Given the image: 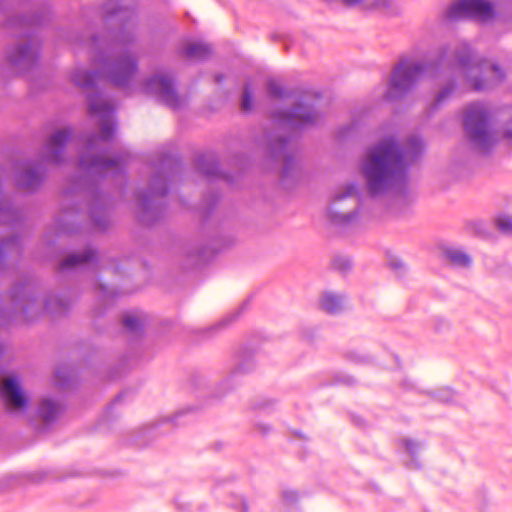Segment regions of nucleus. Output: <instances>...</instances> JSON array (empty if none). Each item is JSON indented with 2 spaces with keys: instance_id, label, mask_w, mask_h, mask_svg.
Segmentation results:
<instances>
[{
  "instance_id": "f257e3e1",
  "label": "nucleus",
  "mask_w": 512,
  "mask_h": 512,
  "mask_svg": "<svg viewBox=\"0 0 512 512\" xmlns=\"http://www.w3.org/2000/svg\"><path fill=\"white\" fill-rule=\"evenodd\" d=\"M422 148L416 136L400 144L394 135H388L369 146L361 158L359 170L367 193L372 197L388 195L392 213L403 212L415 200L407 172Z\"/></svg>"
},
{
  "instance_id": "f03ea898",
  "label": "nucleus",
  "mask_w": 512,
  "mask_h": 512,
  "mask_svg": "<svg viewBox=\"0 0 512 512\" xmlns=\"http://www.w3.org/2000/svg\"><path fill=\"white\" fill-rule=\"evenodd\" d=\"M452 65L474 90L490 89L504 78L500 67L490 61L476 58L466 43L455 49Z\"/></svg>"
},
{
  "instance_id": "7ed1b4c3",
  "label": "nucleus",
  "mask_w": 512,
  "mask_h": 512,
  "mask_svg": "<svg viewBox=\"0 0 512 512\" xmlns=\"http://www.w3.org/2000/svg\"><path fill=\"white\" fill-rule=\"evenodd\" d=\"M436 65L423 60L402 59L394 67L385 92L384 99L394 101L407 94L422 78L433 75Z\"/></svg>"
},
{
  "instance_id": "20e7f679",
  "label": "nucleus",
  "mask_w": 512,
  "mask_h": 512,
  "mask_svg": "<svg viewBox=\"0 0 512 512\" xmlns=\"http://www.w3.org/2000/svg\"><path fill=\"white\" fill-rule=\"evenodd\" d=\"M360 188L355 182L339 185L330 202L328 213L331 221L337 225H353L359 222Z\"/></svg>"
},
{
  "instance_id": "39448f33",
  "label": "nucleus",
  "mask_w": 512,
  "mask_h": 512,
  "mask_svg": "<svg viewBox=\"0 0 512 512\" xmlns=\"http://www.w3.org/2000/svg\"><path fill=\"white\" fill-rule=\"evenodd\" d=\"M464 127L475 147L481 151L487 150L495 141V134L488 126V113L483 104L474 103L464 111Z\"/></svg>"
},
{
  "instance_id": "423d86ee",
  "label": "nucleus",
  "mask_w": 512,
  "mask_h": 512,
  "mask_svg": "<svg viewBox=\"0 0 512 512\" xmlns=\"http://www.w3.org/2000/svg\"><path fill=\"white\" fill-rule=\"evenodd\" d=\"M137 73V63L130 51H123L102 64V75L113 85L129 88Z\"/></svg>"
},
{
  "instance_id": "0eeeda50",
  "label": "nucleus",
  "mask_w": 512,
  "mask_h": 512,
  "mask_svg": "<svg viewBox=\"0 0 512 512\" xmlns=\"http://www.w3.org/2000/svg\"><path fill=\"white\" fill-rule=\"evenodd\" d=\"M444 17L450 21L473 18L487 22L494 17V7L487 0H454L444 10Z\"/></svg>"
},
{
  "instance_id": "6e6552de",
  "label": "nucleus",
  "mask_w": 512,
  "mask_h": 512,
  "mask_svg": "<svg viewBox=\"0 0 512 512\" xmlns=\"http://www.w3.org/2000/svg\"><path fill=\"white\" fill-rule=\"evenodd\" d=\"M88 109L91 117L96 118L101 126L98 136H93L88 142V149L92 151L97 142L109 141L114 135L113 106L100 95H92L88 98Z\"/></svg>"
},
{
  "instance_id": "1a4fd4ad",
  "label": "nucleus",
  "mask_w": 512,
  "mask_h": 512,
  "mask_svg": "<svg viewBox=\"0 0 512 512\" xmlns=\"http://www.w3.org/2000/svg\"><path fill=\"white\" fill-rule=\"evenodd\" d=\"M0 397L7 409L13 412L25 411L29 406V396L22 388L20 379L15 375H8L2 379Z\"/></svg>"
},
{
  "instance_id": "9d476101",
  "label": "nucleus",
  "mask_w": 512,
  "mask_h": 512,
  "mask_svg": "<svg viewBox=\"0 0 512 512\" xmlns=\"http://www.w3.org/2000/svg\"><path fill=\"white\" fill-rule=\"evenodd\" d=\"M141 90L147 94L157 97L172 108L180 105L171 79L162 73H157L153 77L147 79L141 86Z\"/></svg>"
},
{
  "instance_id": "9b49d317",
  "label": "nucleus",
  "mask_w": 512,
  "mask_h": 512,
  "mask_svg": "<svg viewBox=\"0 0 512 512\" xmlns=\"http://www.w3.org/2000/svg\"><path fill=\"white\" fill-rule=\"evenodd\" d=\"M318 113L310 106L299 104L291 111L274 113L273 119L280 126L302 128L313 125L318 120Z\"/></svg>"
},
{
  "instance_id": "f8f14e48",
  "label": "nucleus",
  "mask_w": 512,
  "mask_h": 512,
  "mask_svg": "<svg viewBox=\"0 0 512 512\" xmlns=\"http://www.w3.org/2000/svg\"><path fill=\"white\" fill-rule=\"evenodd\" d=\"M72 136L70 128H63L53 133L45 143L41 157L48 163H60L63 159L65 146Z\"/></svg>"
},
{
  "instance_id": "ddd939ff",
  "label": "nucleus",
  "mask_w": 512,
  "mask_h": 512,
  "mask_svg": "<svg viewBox=\"0 0 512 512\" xmlns=\"http://www.w3.org/2000/svg\"><path fill=\"white\" fill-rule=\"evenodd\" d=\"M38 56V46L29 41L28 43L18 44L7 52V62L18 72H22L31 67Z\"/></svg>"
},
{
  "instance_id": "4468645a",
  "label": "nucleus",
  "mask_w": 512,
  "mask_h": 512,
  "mask_svg": "<svg viewBox=\"0 0 512 512\" xmlns=\"http://www.w3.org/2000/svg\"><path fill=\"white\" fill-rule=\"evenodd\" d=\"M43 177V169L40 165L23 162L16 166V184L25 190H34L37 188Z\"/></svg>"
},
{
  "instance_id": "2eb2a0df",
  "label": "nucleus",
  "mask_w": 512,
  "mask_h": 512,
  "mask_svg": "<svg viewBox=\"0 0 512 512\" xmlns=\"http://www.w3.org/2000/svg\"><path fill=\"white\" fill-rule=\"evenodd\" d=\"M400 444L403 447V450L407 456L405 460V465L409 469H419L422 467L420 460L417 455L421 449V444L410 438H403L400 440Z\"/></svg>"
},
{
  "instance_id": "dca6fc26",
  "label": "nucleus",
  "mask_w": 512,
  "mask_h": 512,
  "mask_svg": "<svg viewBox=\"0 0 512 512\" xmlns=\"http://www.w3.org/2000/svg\"><path fill=\"white\" fill-rule=\"evenodd\" d=\"M345 299L334 292H324L319 298V307L327 313H337L344 308Z\"/></svg>"
},
{
  "instance_id": "f3484780",
  "label": "nucleus",
  "mask_w": 512,
  "mask_h": 512,
  "mask_svg": "<svg viewBox=\"0 0 512 512\" xmlns=\"http://www.w3.org/2000/svg\"><path fill=\"white\" fill-rule=\"evenodd\" d=\"M119 159H105L102 156L93 157L88 160L86 157L81 158L80 165L84 169L93 171H108L112 168H118Z\"/></svg>"
},
{
  "instance_id": "a211bd4d",
  "label": "nucleus",
  "mask_w": 512,
  "mask_h": 512,
  "mask_svg": "<svg viewBox=\"0 0 512 512\" xmlns=\"http://www.w3.org/2000/svg\"><path fill=\"white\" fill-rule=\"evenodd\" d=\"M348 6L360 7L368 11H388L394 4V0H343Z\"/></svg>"
},
{
  "instance_id": "6ab92c4d",
  "label": "nucleus",
  "mask_w": 512,
  "mask_h": 512,
  "mask_svg": "<svg viewBox=\"0 0 512 512\" xmlns=\"http://www.w3.org/2000/svg\"><path fill=\"white\" fill-rule=\"evenodd\" d=\"M96 259V252L87 249L83 253H74L68 256L62 263V269L84 266L92 263Z\"/></svg>"
},
{
  "instance_id": "aec40b11",
  "label": "nucleus",
  "mask_w": 512,
  "mask_h": 512,
  "mask_svg": "<svg viewBox=\"0 0 512 512\" xmlns=\"http://www.w3.org/2000/svg\"><path fill=\"white\" fill-rule=\"evenodd\" d=\"M211 52L210 46L203 42L189 41L185 43L181 53L189 59H202Z\"/></svg>"
},
{
  "instance_id": "412c9836",
  "label": "nucleus",
  "mask_w": 512,
  "mask_h": 512,
  "mask_svg": "<svg viewBox=\"0 0 512 512\" xmlns=\"http://www.w3.org/2000/svg\"><path fill=\"white\" fill-rule=\"evenodd\" d=\"M61 411L60 405L51 398H42L39 403L38 413L45 422H51L57 418Z\"/></svg>"
},
{
  "instance_id": "4be33fe9",
  "label": "nucleus",
  "mask_w": 512,
  "mask_h": 512,
  "mask_svg": "<svg viewBox=\"0 0 512 512\" xmlns=\"http://www.w3.org/2000/svg\"><path fill=\"white\" fill-rule=\"evenodd\" d=\"M445 255L449 262L457 267L466 268L472 263L471 256L460 248H448Z\"/></svg>"
},
{
  "instance_id": "5701e85b",
  "label": "nucleus",
  "mask_w": 512,
  "mask_h": 512,
  "mask_svg": "<svg viewBox=\"0 0 512 512\" xmlns=\"http://www.w3.org/2000/svg\"><path fill=\"white\" fill-rule=\"evenodd\" d=\"M71 80L78 87L88 90L93 87L95 75L90 73L87 69L77 68L71 74Z\"/></svg>"
},
{
  "instance_id": "b1692460",
  "label": "nucleus",
  "mask_w": 512,
  "mask_h": 512,
  "mask_svg": "<svg viewBox=\"0 0 512 512\" xmlns=\"http://www.w3.org/2000/svg\"><path fill=\"white\" fill-rule=\"evenodd\" d=\"M18 217V212L10 202L0 197V222L9 223Z\"/></svg>"
},
{
  "instance_id": "393cba45",
  "label": "nucleus",
  "mask_w": 512,
  "mask_h": 512,
  "mask_svg": "<svg viewBox=\"0 0 512 512\" xmlns=\"http://www.w3.org/2000/svg\"><path fill=\"white\" fill-rule=\"evenodd\" d=\"M496 227L504 234L512 235V216L508 214H499L495 220Z\"/></svg>"
},
{
  "instance_id": "a878e982",
  "label": "nucleus",
  "mask_w": 512,
  "mask_h": 512,
  "mask_svg": "<svg viewBox=\"0 0 512 512\" xmlns=\"http://www.w3.org/2000/svg\"><path fill=\"white\" fill-rule=\"evenodd\" d=\"M124 326L131 332H137L143 325L140 316L136 314H126L123 318Z\"/></svg>"
},
{
  "instance_id": "bb28decb",
  "label": "nucleus",
  "mask_w": 512,
  "mask_h": 512,
  "mask_svg": "<svg viewBox=\"0 0 512 512\" xmlns=\"http://www.w3.org/2000/svg\"><path fill=\"white\" fill-rule=\"evenodd\" d=\"M254 367V359L249 357L241 358L237 361L236 366L233 370L234 374L247 373Z\"/></svg>"
},
{
  "instance_id": "cd10ccee",
  "label": "nucleus",
  "mask_w": 512,
  "mask_h": 512,
  "mask_svg": "<svg viewBox=\"0 0 512 512\" xmlns=\"http://www.w3.org/2000/svg\"><path fill=\"white\" fill-rule=\"evenodd\" d=\"M252 106H253L252 91H251L249 85H246L244 87V91H243V95H242L241 107L243 110L249 111V110H251Z\"/></svg>"
},
{
  "instance_id": "c85d7f7f",
  "label": "nucleus",
  "mask_w": 512,
  "mask_h": 512,
  "mask_svg": "<svg viewBox=\"0 0 512 512\" xmlns=\"http://www.w3.org/2000/svg\"><path fill=\"white\" fill-rule=\"evenodd\" d=\"M166 184L161 177H156L151 182V193L153 195H164L166 193Z\"/></svg>"
},
{
  "instance_id": "c756f323",
  "label": "nucleus",
  "mask_w": 512,
  "mask_h": 512,
  "mask_svg": "<svg viewBox=\"0 0 512 512\" xmlns=\"http://www.w3.org/2000/svg\"><path fill=\"white\" fill-rule=\"evenodd\" d=\"M17 249L18 248V240L16 238H11L7 240H3L0 244V255L4 256L8 253L9 249Z\"/></svg>"
},
{
  "instance_id": "7c9ffc66",
  "label": "nucleus",
  "mask_w": 512,
  "mask_h": 512,
  "mask_svg": "<svg viewBox=\"0 0 512 512\" xmlns=\"http://www.w3.org/2000/svg\"><path fill=\"white\" fill-rule=\"evenodd\" d=\"M268 91L275 97H281L283 95V89L281 85L275 80H269L267 83Z\"/></svg>"
},
{
  "instance_id": "2f4dec72",
  "label": "nucleus",
  "mask_w": 512,
  "mask_h": 512,
  "mask_svg": "<svg viewBox=\"0 0 512 512\" xmlns=\"http://www.w3.org/2000/svg\"><path fill=\"white\" fill-rule=\"evenodd\" d=\"M453 392L450 389H442L438 392L437 398L443 402H450L453 400Z\"/></svg>"
},
{
  "instance_id": "473e14b6",
  "label": "nucleus",
  "mask_w": 512,
  "mask_h": 512,
  "mask_svg": "<svg viewBox=\"0 0 512 512\" xmlns=\"http://www.w3.org/2000/svg\"><path fill=\"white\" fill-rule=\"evenodd\" d=\"M453 90V87L452 86H447L445 88H443L437 95L436 97V103L437 104H440L442 101H444L449 95L450 93L452 92Z\"/></svg>"
},
{
  "instance_id": "72a5a7b5",
  "label": "nucleus",
  "mask_w": 512,
  "mask_h": 512,
  "mask_svg": "<svg viewBox=\"0 0 512 512\" xmlns=\"http://www.w3.org/2000/svg\"><path fill=\"white\" fill-rule=\"evenodd\" d=\"M283 498L287 503H291L297 499V494L294 491H284Z\"/></svg>"
},
{
  "instance_id": "f704fd0d",
  "label": "nucleus",
  "mask_w": 512,
  "mask_h": 512,
  "mask_svg": "<svg viewBox=\"0 0 512 512\" xmlns=\"http://www.w3.org/2000/svg\"><path fill=\"white\" fill-rule=\"evenodd\" d=\"M290 165H291V159H287L285 166H284V174L285 175L289 174Z\"/></svg>"
},
{
  "instance_id": "c9c22d12",
  "label": "nucleus",
  "mask_w": 512,
  "mask_h": 512,
  "mask_svg": "<svg viewBox=\"0 0 512 512\" xmlns=\"http://www.w3.org/2000/svg\"><path fill=\"white\" fill-rule=\"evenodd\" d=\"M141 206L145 209L148 206V200L141 199Z\"/></svg>"
},
{
  "instance_id": "e433bc0d",
  "label": "nucleus",
  "mask_w": 512,
  "mask_h": 512,
  "mask_svg": "<svg viewBox=\"0 0 512 512\" xmlns=\"http://www.w3.org/2000/svg\"><path fill=\"white\" fill-rule=\"evenodd\" d=\"M506 138H508V139H511V140H512V133L507 132V133H506Z\"/></svg>"
},
{
  "instance_id": "4c0bfd02",
  "label": "nucleus",
  "mask_w": 512,
  "mask_h": 512,
  "mask_svg": "<svg viewBox=\"0 0 512 512\" xmlns=\"http://www.w3.org/2000/svg\"><path fill=\"white\" fill-rule=\"evenodd\" d=\"M107 12H108L109 14H111V15L116 13V11H114V10H110V9H108V8H107Z\"/></svg>"
},
{
  "instance_id": "58836bf2",
  "label": "nucleus",
  "mask_w": 512,
  "mask_h": 512,
  "mask_svg": "<svg viewBox=\"0 0 512 512\" xmlns=\"http://www.w3.org/2000/svg\"><path fill=\"white\" fill-rule=\"evenodd\" d=\"M446 57V53H443V55L441 56V61H443Z\"/></svg>"
}]
</instances>
